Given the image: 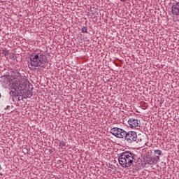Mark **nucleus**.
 <instances>
[{
    "label": "nucleus",
    "instance_id": "423d86ee",
    "mask_svg": "<svg viewBox=\"0 0 179 179\" xmlns=\"http://www.w3.org/2000/svg\"><path fill=\"white\" fill-rule=\"evenodd\" d=\"M128 124L131 129H139L141 128V122H138V119L130 118L128 120Z\"/></svg>",
    "mask_w": 179,
    "mask_h": 179
},
{
    "label": "nucleus",
    "instance_id": "6e6552de",
    "mask_svg": "<svg viewBox=\"0 0 179 179\" xmlns=\"http://www.w3.org/2000/svg\"><path fill=\"white\" fill-rule=\"evenodd\" d=\"M141 107L143 108V110H146V108L148 107V103L144 101L141 102Z\"/></svg>",
    "mask_w": 179,
    "mask_h": 179
},
{
    "label": "nucleus",
    "instance_id": "9b49d317",
    "mask_svg": "<svg viewBox=\"0 0 179 179\" xmlns=\"http://www.w3.org/2000/svg\"><path fill=\"white\" fill-rule=\"evenodd\" d=\"M82 31H83V33H87V28L83 27V28L82 29Z\"/></svg>",
    "mask_w": 179,
    "mask_h": 179
},
{
    "label": "nucleus",
    "instance_id": "2eb2a0df",
    "mask_svg": "<svg viewBox=\"0 0 179 179\" xmlns=\"http://www.w3.org/2000/svg\"><path fill=\"white\" fill-rule=\"evenodd\" d=\"M120 1H125V0H120Z\"/></svg>",
    "mask_w": 179,
    "mask_h": 179
},
{
    "label": "nucleus",
    "instance_id": "20e7f679",
    "mask_svg": "<svg viewBox=\"0 0 179 179\" xmlns=\"http://www.w3.org/2000/svg\"><path fill=\"white\" fill-rule=\"evenodd\" d=\"M126 132L127 131L125 130L118 127H113L110 129V134L114 135V136H116V138H120V139L125 138Z\"/></svg>",
    "mask_w": 179,
    "mask_h": 179
},
{
    "label": "nucleus",
    "instance_id": "1a4fd4ad",
    "mask_svg": "<svg viewBox=\"0 0 179 179\" xmlns=\"http://www.w3.org/2000/svg\"><path fill=\"white\" fill-rule=\"evenodd\" d=\"M154 153H155V155H158V156H162V150H155Z\"/></svg>",
    "mask_w": 179,
    "mask_h": 179
},
{
    "label": "nucleus",
    "instance_id": "39448f33",
    "mask_svg": "<svg viewBox=\"0 0 179 179\" xmlns=\"http://www.w3.org/2000/svg\"><path fill=\"white\" fill-rule=\"evenodd\" d=\"M125 140L129 143H132V142H136V139L138 138V135L135 131H129L125 133L124 136Z\"/></svg>",
    "mask_w": 179,
    "mask_h": 179
},
{
    "label": "nucleus",
    "instance_id": "4468645a",
    "mask_svg": "<svg viewBox=\"0 0 179 179\" xmlns=\"http://www.w3.org/2000/svg\"><path fill=\"white\" fill-rule=\"evenodd\" d=\"M0 176H2V173H0Z\"/></svg>",
    "mask_w": 179,
    "mask_h": 179
},
{
    "label": "nucleus",
    "instance_id": "f8f14e48",
    "mask_svg": "<svg viewBox=\"0 0 179 179\" xmlns=\"http://www.w3.org/2000/svg\"><path fill=\"white\" fill-rule=\"evenodd\" d=\"M0 170H2V166H1V165H0Z\"/></svg>",
    "mask_w": 179,
    "mask_h": 179
},
{
    "label": "nucleus",
    "instance_id": "7ed1b4c3",
    "mask_svg": "<svg viewBox=\"0 0 179 179\" xmlns=\"http://www.w3.org/2000/svg\"><path fill=\"white\" fill-rule=\"evenodd\" d=\"M119 163L122 167L127 169L131 167L134 163V154L131 152H122L119 157Z\"/></svg>",
    "mask_w": 179,
    "mask_h": 179
},
{
    "label": "nucleus",
    "instance_id": "f03ea898",
    "mask_svg": "<svg viewBox=\"0 0 179 179\" xmlns=\"http://www.w3.org/2000/svg\"><path fill=\"white\" fill-rule=\"evenodd\" d=\"M44 52L41 50H38L35 52V54L30 58L29 68L31 69H35L37 66H41L44 62Z\"/></svg>",
    "mask_w": 179,
    "mask_h": 179
},
{
    "label": "nucleus",
    "instance_id": "0eeeda50",
    "mask_svg": "<svg viewBox=\"0 0 179 179\" xmlns=\"http://www.w3.org/2000/svg\"><path fill=\"white\" fill-rule=\"evenodd\" d=\"M159 160H160V157L159 155L155 157L149 156L144 159V162L145 164H157Z\"/></svg>",
    "mask_w": 179,
    "mask_h": 179
},
{
    "label": "nucleus",
    "instance_id": "dca6fc26",
    "mask_svg": "<svg viewBox=\"0 0 179 179\" xmlns=\"http://www.w3.org/2000/svg\"><path fill=\"white\" fill-rule=\"evenodd\" d=\"M0 97H1V94H0Z\"/></svg>",
    "mask_w": 179,
    "mask_h": 179
},
{
    "label": "nucleus",
    "instance_id": "f257e3e1",
    "mask_svg": "<svg viewBox=\"0 0 179 179\" xmlns=\"http://www.w3.org/2000/svg\"><path fill=\"white\" fill-rule=\"evenodd\" d=\"M7 79L9 87L13 90L10 92V96H13V97H17L20 94L22 96H26L30 92V89L33 88V85H30L27 78L19 73H12L11 76H8Z\"/></svg>",
    "mask_w": 179,
    "mask_h": 179
},
{
    "label": "nucleus",
    "instance_id": "ddd939ff",
    "mask_svg": "<svg viewBox=\"0 0 179 179\" xmlns=\"http://www.w3.org/2000/svg\"><path fill=\"white\" fill-rule=\"evenodd\" d=\"M5 57H6V53L4 54Z\"/></svg>",
    "mask_w": 179,
    "mask_h": 179
},
{
    "label": "nucleus",
    "instance_id": "9d476101",
    "mask_svg": "<svg viewBox=\"0 0 179 179\" xmlns=\"http://www.w3.org/2000/svg\"><path fill=\"white\" fill-rule=\"evenodd\" d=\"M66 143H65L64 141H60L59 143V145L60 148H64L66 146Z\"/></svg>",
    "mask_w": 179,
    "mask_h": 179
}]
</instances>
